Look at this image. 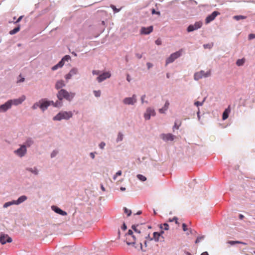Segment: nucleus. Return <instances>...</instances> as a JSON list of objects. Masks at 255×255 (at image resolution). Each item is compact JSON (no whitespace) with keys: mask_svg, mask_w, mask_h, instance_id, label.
Masks as SVG:
<instances>
[{"mask_svg":"<svg viewBox=\"0 0 255 255\" xmlns=\"http://www.w3.org/2000/svg\"><path fill=\"white\" fill-rule=\"evenodd\" d=\"M155 43L158 45H160L162 43V41L161 40V39L160 38H158L156 41H155Z\"/></svg>","mask_w":255,"mask_h":255,"instance_id":"46","label":"nucleus"},{"mask_svg":"<svg viewBox=\"0 0 255 255\" xmlns=\"http://www.w3.org/2000/svg\"><path fill=\"white\" fill-rule=\"evenodd\" d=\"M127 80L128 82H130V78L129 76L128 75Z\"/></svg>","mask_w":255,"mask_h":255,"instance_id":"63","label":"nucleus"},{"mask_svg":"<svg viewBox=\"0 0 255 255\" xmlns=\"http://www.w3.org/2000/svg\"><path fill=\"white\" fill-rule=\"evenodd\" d=\"M52 209L56 213L59 214L61 215L66 216L67 214L65 211L62 210L61 209H60V208H58L56 206H52Z\"/></svg>","mask_w":255,"mask_h":255,"instance_id":"20","label":"nucleus"},{"mask_svg":"<svg viewBox=\"0 0 255 255\" xmlns=\"http://www.w3.org/2000/svg\"><path fill=\"white\" fill-rule=\"evenodd\" d=\"M78 70L77 68H74L72 69L69 72L73 76L78 73Z\"/></svg>","mask_w":255,"mask_h":255,"instance_id":"30","label":"nucleus"},{"mask_svg":"<svg viewBox=\"0 0 255 255\" xmlns=\"http://www.w3.org/2000/svg\"><path fill=\"white\" fill-rule=\"evenodd\" d=\"M105 146V143L104 142H102L101 143H100V144H99V147L101 148V149H103L104 148Z\"/></svg>","mask_w":255,"mask_h":255,"instance_id":"50","label":"nucleus"},{"mask_svg":"<svg viewBox=\"0 0 255 255\" xmlns=\"http://www.w3.org/2000/svg\"><path fill=\"white\" fill-rule=\"evenodd\" d=\"M38 107H39L40 108V103H39V102H37V103H35L32 107V108L33 109V110H35L36 109H37Z\"/></svg>","mask_w":255,"mask_h":255,"instance_id":"39","label":"nucleus"},{"mask_svg":"<svg viewBox=\"0 0 255 255\" xmlns=\"http://www.w3.org/2000/svg\"><path fill=\"white\" fill-rule=\"evenodd\" d=\"M234 18L237 20H239L240 19H244L246 18V16L243 15H236L234 17Z\"/></svg>","mask_w":255,"mask_h":255,"instance_id":"32","label":"nucleus"},{"mask_svg":"<svg viewBox=\"0 0 255 255\" xmlns=\"http://www.w3.org/2000/svg\"><path fill=\"white\" fill-rule=\"evenodd\" d=\"M249 38L250 39H252L255 38V34H250L249 35Z\"/></svg>","mask_w":255,"mask_h":255,"instance_id":"51","label":"nucleus"},{"mask_svg":"<svg viewBox=\"0 0 255 255\" xmlns=\"http://www.w3.org/2000/svg\"><path fill=\"white\" fill-rule=\"evenodd\" d=\"M11 203H12V205L15 204V205H18L19 203H17V200H13L12 201H10Z\"/></svg>","mask_w":255,"mask_h":255,"instance_id":"55","label":"nucleus"},{"mask_svg":"<svg viewBox=\"0 0 255 255\" xmlns=\"http://www.w3.org/2000/svg\"><path fill=\"white\" fill-rule=\"evenodd\" d=\"M145 97V95L142 96V97H141V102H142V103H143L144 99Z\"/></svg>","mask_w":255,"mask_h":255,"instance_id":"59","label":"nucleus"},{"mask_svg":"<svg viewBox=\"0 0 255 255\" xmlns=\"http://www.w3.org/2000/svg\"><path fill=\"white\" fill-rule=\"evenodd\" d=\"M136 102V96L133 95L132 97L126 98L123 102L126 105H133Z\"/></svg>","mask_w":255,"mask_h":255,"instance_id":"15","label":"nucleus"},{"mask_svg":"<svg viewBox=\"0 0 255 255\" xmlns=\"http://www.w3.org/2000/svg\"><path fill=\"white\" fill-rule=\"evenodd\" d=\"M40 108L43 111H45L48 107L51 104H54V102L52 101H47L46 99H42L39 101Z\"/></svg>","mask_w":255,"mask_h":255,"instance_id":"7","label":"nucleus"},{"mask_svg":"<svg viewBox=\"0 0 255 255\" xmlns=\"http://www.w3.org/2000/svg\"><path fill=\"white\" fill-rule=\"evenodd\" d=\"M182 52L183 50L181 49L180 50L171 54L166 59V65L172 63L175 59L179 57L181 55Z\"/></svg>","mask_w":255,"mask_h":255,"instance_id":"5","label":"nucleus"},{"mask_svg":"<svg viewBox=\"0 0 255 255\" xmlns=\"http://www.w3.org/2000/svg\"><path fill=\"white\" fill-rule=\"evenodd\" d=\"M51 105H53L55 107H61L62 106V103L59 101H57L55 103L54 102V104H51Z\"/></svg>","mask_w":255,"mask_h":255,"instance_id":"37","label":"nucleus"},{"mask_svg":"<svg viewBox=\"0 0 255 255\" xmlns=\"http://www.w3.org/2000/svg\"><path fill=\"white\" fill-rule=\"evenodd\" d=\"M136 56L138 59H140L142 57V55L141 54H136Z\"/></svg>","mask_w":255,"mask_h":255,"instance_id":"57","label":"nucleus"},{"mask_svg":"<svg viewBox=\"0 0 255 255\" xmlns=\"http://www.w3.org/2000/svg\"><path fill=\"white\" fill-rule=\"evenodd\" d=\"M12 105V100H9L5 104L0 106V111L5 112L8 109H10Z\"/></svg>","mask_w":255,"mask_h":255,"instance_id":"17","label":"nucleus"},{"mask_svg":"<svg viewBox=\"0 0 255 255\" xmlns=\"http://www.w3.org/2000/svg\"><path fill=\"white\" fill-rule=\"evenodd\" d=\"M204 236H201V237H197V239L195 241V243L197 244V243H199L202 240H203L204 239Z\"/></svg>","mask_w":255,"mask_h":255,"instance_id":"41","label":"nucleus"},{"mask_svg":"<svg viewBox=\"0 0 255 255\" xmlns=\"http://www.w3.org/2000/svg\"><path fill=\"white\" fill-rule=\"evenodd\" d=\"M92 73L93 75H100V72L98 70H93Z\"/></svg>","mask_w":255,"mask_h":255,"instance_id":"49","label":"nucleus"},{"mask_svg":"<svg viewBox=\"0 0 255 255\" xmlns=\"http://www.w3.org/2000/svg\"><path fill=\"white\" fill-rule=\"evenodd\" d=\"M132 229L134 230V232L137 234L136 236V238H139L140 236V234L141 233L140 231V226L139 225H132Z\"/></svg>","mask_w":255,"mask_h":255,"instance_id":"21","label":"nucleus"},{"mask_svg":"<svg viewBox=\"0 0 255 255\" xmlns=\"http://www.w3.org/2000/svg\"><path fill=\"white\" fill-rule=\"evenodd\" d=\"M211 74V70H209L207 72H205L203 70H201L199 72H196L194 75V78L195 80L197 81L202 78H206L210 76Z\"/></svg>","mask_w":255,"mask_h":255,"instance_id":"3","label":"nucleus"},{"mask_svg":"<svg viewBox=\"0 0 255 255\" xmlns=\"http://www.w3.org/2000/svg\"><path fill=\"white\" fill-rule=\"evenodd\" d=\"M181 122H180V123H179V125H177V123H176V122H175V123H174V125L173 128V129H174V128L178 129V128H179V127H180V125H181Z\"/></svg>","mask_w":255,"mask_h":255,"instance_id":"44","label":"nucleus"},{"mask_svg":"<svg viewBox=\"0 0 255 255\" xmlns=\"http://www.w3.org/2000/svg\"><path fill=\"white\" fill-rule=\"evenodd\" d=\"M160 228L165 230H168L169 229V226L167 223H164L161 225Z\"/></svg>","mask_w":255,"mask_h":255,"instance_id":"34","label":"nucleus"},{"mask_svg":"<svg viewBox=\"0 0 255 255\" xmlns=\"http://www.w3.org/2000/svg\"><path fill=\"white\" fill-rule=\"evenodd\" d=\"M153 235V238H150L149 234H148L145 238L148 239L150 241L154 240L155 242H163L164 241V237L161 236V234L158 232H154Z\"/></svg>","mask_w":255,"mask_h":255,"instance_id":"6","label":"nucleus"},{"mask_svg":"<svg viewBox=\"0 0 255 255\" xmlns=\"http://www.w3.org/2000/svg\"><path fill=\"white\" fill-rule=\"evenodd\" d=\"M245 59L243 58L241 59H238L237 62L236 64L238 66H240L243 65L245 63Z\"/></svg>","mask_w":255,"mask_h":255,"instance_id":"29","label":"nucleus"},{"mask_svg":"<svg viewBox=\"0 0 255 255\" xmlns=\"http://www.w3.org/2000/svg\"><path fill=\"white\" fill-rule=\"evenodd\" d=\"M205 100H203L202 102H200L199 101H196L194 103V105L197 107L199 106H202L203 104V103L204 102Z\"/></svg>","mask_w":255,"mask_h":255,"instance_id":"43","label":"nucleus"},{"mask_svg":"<svg viewBox=\"0 0 255 255\" xmlns=\"http://www.w3.org/2000/svg\"><path fill=\"white\" fill-rule=\"evenodd\" d=\"M57 153V152L56 151H53L52 153H51V157H54Z\"/></svg>","mask_w":255,"mask_h":255,"instance_id":"53","label":"nucleus"},{"mask_svg":"<svg viewBox=\"0 0 255 255\" xmlns=\"http://www.w3.org/2000/svg\"><path fill=\"white\" fill-rule=\"evenodd\" d=\"M72 76L70 74V73H68L67 75H65V78L66 80H69L71 78Z\"/></svg>","mask_w":255,"mask_h":255,"instance_id":"47","label":"nucleus"},{"mask_svg":"<svg viewBox=\"0 0 255 255\" xmlns=\"http://www.w3.org/2000/svg\"><path fill=\"white\" fill-rule=\"evenodd\" d=\"M33 143V141L31 138H28L24 145H25V147H30Z\"/></svg>","mask_w":255,"mask_h":255,"instance_id":"26","label":"nucleus"},{"mask_svg":"<svg viewBox=\"0 0 255 255\" xmlns=\"http://www.w3.org/2000/svg\"><path fill=\"white\" fill-rule=\"evenodd\" d=\"M75 95V93L68 92L66 90L62 89L58 92L57 97L60 101L65 99L68 101H71L74 98Z\"/></svg>","mask_w":255,"mask_h":255,"instance_id":"1","label":"nucleus"},{"mask_svg":"<svg viewBox=\"0 0 255 255\" xmlns=\"http://www.w3.org/2000/svg\"><path fill=\"white\" fill-rule=\"evenodd\" d=\"M110 6L113 9L115 12H118L120 10V9L117 8L114 5L111 4Z\"/></svg>","mask_w":255,"mask_h":255,"instance_id":"40","label":"nucleus"},{"mask_svg":"<svg viewBox=\"0 0 255 255\" xmlns=\"http://www.w3.org/2000/svg\"><path fill=\"white\" fill-rule=\"evenodd\" d=\"M12 205V203H11V202H6L5 203L4 205H3V207L4 208H7V207L10 206Z\"/></svg>","mask_w":255,"mask_h":255,"instance_id":"45","label":"nucleus"},{"mask_svg":"<svg viewBox=\"0 0 255 255\" xmlns=\"http://www.w3.org/2000/svg\"><path fill=\"white\" fill-rule=\"evenodd\" d=\"M169 222H175V223L176 224H179V222L178 221V218L177 217H174V218H173L172 219H169Z\"/></svg>","mask_w":255,"mask_h":255,"instance_id":"38","label":"nucleus"},{"mask_svg":"<svg viewBox=\"0 0 255 255\" xmlns=\"http://www.w3.org/2000/svg\"><path fill=\"white\" fill-rule=\"evenodd\" d=\"M122 171L121 170L118 171L116 174L114 176L113 179L114 180H116L117 179V176H121L122 175Z\"/></svg>","mask_w":255,"mask_h":255,"instance_id":"36","label":"nucleus"},{"mask_svg":"<svg viewBox=\"0 0 255 255\" xmlns=\"http://www.w3.org/2000/svg\"><path fill=\"white\" fill-rule=\"evenodd\" d=\"M231 112L230 106H229L228 108L226 109L223 114L222 119L223 120H226L228 117L229 114Z\"/></svg>","mask_w":255,"mask_h":255,"instance_id":"22","label":"nucleus"},{"mask_svg":"<svg viewBox=\"0 0 255 255\" xmlns=\"http://www.w3.org/2000/svg\"><path fill=\"white\" fill-rule=\"evenodd\" d=\"M27 199V197L25 195H23L18 198L17 200V203L20 204L24 201H25Z\"/></svg>","mask_w":255,"mask_h":255,"instance_id":"25","label":"nucleus"},{"mask_svg":"<svg viewBox=\"0 0 255 255\" xmlns=\"http://www.w3.org/2000/svg\"><path fill=\"white\" fill-rule=\"evenodd\" d=\"M227 243L231 245H234L235 244H243L245 245H247V243L239 241H229Z\"/></svg>","mask_w":255,"mask_h":255,"instance_id":"24","label":"nucleus"},{"mask_svg":"<svg viewBox=\"0 0 255 255\" xmlns=\"http://www.w3.org/2000/svg\"><path fill=\"white\" fill-rule=\"evenodd\" d=\"M169 103L168 101H166L165 104V105H164V110H167V109L168 108V107H169Z\"/></svg>","mask_w":255,"mask_h":255,"instance_id":"48","label":"nucleus"},{"mask_svg":"<svg viewBox=\"0 0 255 255\" xmlns=\"http://www.w3.org/2000/svg\"><path fill=\"white\" fill-rule=\"evenodd\" d=\"M155 115V111L150 108H148L144 113V117L145 120H148L150 119L151 116H154Z\"/></svg>","mask_w":255,"mask_h":255,"instance_id":"14","label":"nucleus"},{"mask_svg":"<svg viewBox=\"0 0 255 255\" xmlns=\"http://www.w3.org/2000/svg\"><path fill=\"white\" fill-rule=\"evenodd\" d=\"M204 47L206 48H210L211 47V46L209 45H204Z\"/></svg>","mask_w":255,"mask_h":255,"instance_id":"62","label":"nucleus"},{"mask_svg":"<svg viewBox=\"0 0 255 255\" xmlns=\"http://www.w3.org/2000/svg\"><path fill=\"white\" fill-rule=\"evenodd\" d=\"M124 212L125 213L127 214L128 216H129L131 214V211L130 210H128V208L125 207L124 209Z\"/></svg>","mask_w":255,"mask_h":255,"instance_id":"35","label":"nucleus"},{"mask_svg":"<svg viewBox=\"0 0 255 255\" xmlns=\"http://www.w3.org/2000/svg\"><path fill=\"white\" fill-rule=\"evenodd\" d=\"M182 228L184 231H186L187 230V226L184 223L182 224Z\"/></svg>","mask_w":255,"mask_h":255,"instance_id":"52","label":"nucleus"},{"mask_svg":"<svg viewBox=\"0 0 255 255\" xmlns=\"http://www.w3.org/2000/svg\"><path fill=\"white\" fill-rule=\"evenodd\" d=\"M70 58L71 57L69 55H65L63 57L61 61L58 62V64H57L56 65L52 67V70L53 71H54L57 70L59 68L62 67L64 65L65 61H68L69 59H70Z\"/></svg>","mask_w":255,"mask_h":255,"instance_id":"8","label":"nucleus"},{"mask_svg":"<svg viewBox=\"0 0 255 255\" xmlns=\"http://www.w3.org/2000/svg\"><path fill=\"white\" fill-rule=\"evenodd\" d=\"M94 93L95 96L96 97H99L101 95V91H94Z\"/></svg>","mask_w":255,"mask_h":255,"instance_id":"42","label":"nucleus"},{"mask_svg":"<svg viewBox=\"0 0 255 255\" xmlns=\"http://www.w3.org/2000/svg\"><path fill=\"white\" fill-rule=\"evenodd\" d=\"M201 255H209V254L207 252H205L202 253Z\"/></svg>","mask_w":255,"mask_h":255,"instance_id":"60","label":"nucleus"},{"mask_svg":"<svg viewBox=\"0 0 255 255\" xmlns=\"http://www.w3.org/2000/svg\"><path fill=\"white\" fill-rule=\"evenodd\" d=\"M26 170L34 173L35 175H37L38 173V171L36 168H34L33 169L31 168H27Z\"/></svg>","mask_w":255,"mask_h":255,"instance_id":"28","label":"nucleus"},{"mask_svg":"<svg viewBox=\"0 0 255 255\" xmlns=\"http://www.w3.org/2000/svg\"><path fill=\"white\" fill-rule=\"evenodd\" d=\"M137 177L139 180H140L141 181H145L146 180V178L141 174H138L137 175Z\"/></svg>","mask_w":255,"mask_h":255,"instance_id":"31","label":"nucleus"},{"mask_svg":"<svg viewBox=\"0 0 255 255\" xmlns=\"http://www.w3.org/2000/svg\"><path fill=\"white\" fill-rule=\"evenodd\" d=\"M166 110H164V108H161L159 110V112L160 113H164L165 112V111H166Z\"/></svg>","mask_w":255,"mask_h":255,"instance_id":"54","label":"nucleus"},{"mask_svg":"<svg viewBox=\"0 0 255 255\" xmlns=\"http://www.w3.org/2000/svg\"><path fill=\"white\" fill-rule=\"evenodd\" d=\"M25 100V96L23 95L20 98L12 100V104L18 105L21 104Z\"/></svg>","mask_w":255,"mask_h":255,"instance_id":"19","label":"nucleus"},{"mask_svg":"<svg viewBox=\"0 0 255 255\" xmlns=\"http://www.w3.org/2000/svg\"><path fill=\"white\" fill-rule=\"evenodd\" d=\"M244 217V216L242 215V214H240V216H239V218H240V219H243Z\"/></svg>","mask_w":255,"mask_h":255,"instance_id":"64","label":"nucleus"},{"mask_svg":"<svg viewBox=\"0 0 255 255\" xmlns=\"http://www.w3.org/2000/svg\"><path fill=\"white\" fill-rule=\"evenodd\" d=\"M123 139V134L121 133V132H119V134H118V137H117V141H122Z\"/></svg>","mask_w":255,"mask_h":255,"instance_id":"33","label":"nucleus"},{"mask_svg":"<svg viewBox=\"0 0 255 255\" xmlns=\"http://www.w3.org/2000/svg\"><path fill=\"white\" fill-rule=\"evenodd\" d=\"M160 137L161 139L165 141H173L175 138V136L171 133H162L161 134Z\"/></svg>","mask_w":255,"mask_h":255,"instance_id":"12","label":"nucleus"},{"mask_svg":"<svg viewBox=\"0 0 255 255\" xmlns=\"http://www.w3.org/2000/svg\"><path fill=\"white\" fill-rule=\"evenodd\" d=\"M25 145H21L20 147L14 151V153L19 157L23 156L26 153Z\"/></svg>","mask_w":255,"mask_h":255,"instance_id":"11","label":"nucleus"},{"mask_svg":"<svg viewBox=\"0 0 255 255\" xmlns=\"http://www.w3.org/2000/svg\"><path fill=\"white\" fill-rule=\"evenodd\" d=\"M153 27L150 26L147 27H142L140 30V34L141 35L149 34L153 31Z\"/></svg>","mask_w":255,"mask_h":255,"instance_id":"13","label":"nucleus"},{"mask_svg":"<svg viewBox=\"0 0 255 255\" xmlns=\"http://www.w3.org/2000/svg\"><path fill=\"white\" fill-rule=\"evenodd\" d=\"M136 240V235L133 234V232L131 230H129L128 234L126 235V242L128 245H133L135 244Z\"/></svg>","mask_w":255,"mask_h":255,"instance_id":"4","label":"nucleus"},{"mask_svg":"<svg viewBox=\"0 0 255 255\" xmlns=\"http://www.w3.org/2000/svg\"><path fill=\"white\" fill-rule=\"evenodd\" d=\"M19 30H20V27H19V26H18L14 28L13 29L10 30L9 31V34L11 35L14 34L15 33L18 32L19 31Z\"/></svg>","mask_w":255,"mask_h":255,"instance_id":"27","label":"nucleus"},{"mask_svg":"<svg viewBox=\"0 0 255 255\" xmlns=\"http://www.w3.org/2000/svg\"><path fill=\"white\" fill-rule=\"evenodd\" d=\"M22 17H23L22 16H19V17L18 18V19H17V20L16 21V22H16V23L19 22L21 20V19H22Z\"/></svg>","mask_w":255,"mask_h":255,"instance_id":"56","label":"nucleus"},{"mask_svg":"<svg viewBox=\"0 0 255 255\" xmlns=\"http://www.w3.org/2000/svg\"><path fill=\"white\" fill-rule=\"evenodd\" d=\"M219 14V12L217 11H214L211 14L207 16L206 18V22L208 23L213 20L215 17Z\"/></svg>","mask_w":255,"mask_h":255,"instance_id":"18","label":"nucleus"},{"mask_svg":"<svg viewBox=\"0 0 255 255\" xmlns=\"http://www.w3.org/2000/svg\"><path fill=\"white\" fill-rule=\"evenodd\" d=\"M111 73L109 72H106L102 74L99 75L97 77V80L99 82H101L111 77Z\"/></svg>","mask_w":255,"mask_h":255,"instance_id":"16","label":"nucleus"},{"mask_svg":"<svg viewBox=\"0 0 255 255\" xmlns=\"http://www.w3.org/2000/svg\"><path fill=\"white\" fill-rule=\"evenodd\" d=\"M65 86V84L63 80H60L56 82L55 84V88L56 89H59Z\"/></svg>","mask_w":255,"mask_h":255,"instance_id":"23","label":"nucleus"},{"mask_svg":"<svg viewBox=\"0 0 255 255\" xmlns=\"http://www.w3.org/2000/svg\"><path fill=\"white\" fill-rule=\"evenodd\" d=\"M24 81V78H22L21 79H20V80H18V82H23Z\"/></svg>","mask_w":255,"mask_h":255,"instance_id":"61","label":"nucleus"},{"mask_svg":"<svg viewBox=\"0 0 255 255\" xmlns=\"http://www.w3.org/2000/svg\"><path fill=\"white\" fill-rule=\"evenodd\" d=\"M90 156L91 157V158H92V159H94V158H95V154H94V153H93V152H91V153H90Z\"/></svg>","mask_w":255,"mask_h":255,"instance_id":"58","label":"nucleus"},{"mask_svg":"<svg viewBox=\"0 0 255 255\" xmlns=\"http://www.w3.org/2000/svg\"><path fill=\"white\" fill-rule=\"evenodd\" d=\"M73 114L71 112L62 111L57 114L54 118V121H61V120H68L71 118Z\"/></svg>","mask_w":255,"mask_h":255,"instance_id":"2","label":"nucleus"},{"mask_svg":"<svg viewBox=\"0 0 255 255\" xmlns=\"http://www.w3.org/2000/svg\"><path fill=\"white\" fill-rule=\"evenodd\" d=\"M202 25V22L201 21L196 22L194 24L190 25L187 28L188 32H191L194 30H197L201 27Z\"/></svg>","mask_w":255,"mask_h":255,"instance_id":"10","label":"nucleus"},{"mask_svg":"<svg viewBox=\"0 0 255 255\" xmlns=\"http://www.w3.org/2000/svg\"><path fill=\"white\" fill-rule=\"evenodd\" d=\"M12 239L9 237L7 235L4 234H0V242L1 244L4 245L6 243H11Z\"/></svg>","mask_w":255,"mask_h":255,"instance_id":"9","label":"nucleus"}]
</instances>
